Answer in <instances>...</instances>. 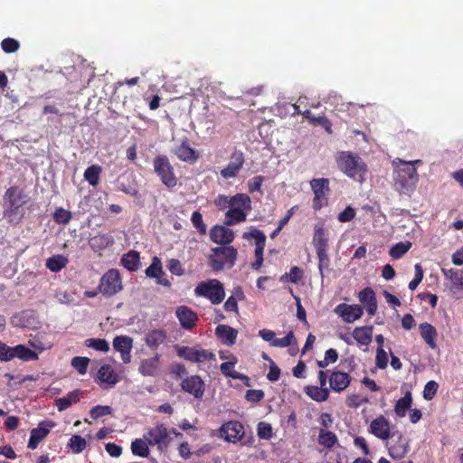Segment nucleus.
Wrapping results in <instances>:
<instances>
[{"mask_svg":"<svg viewBox=\"0 0 463 463\" xmlns=\"http://www.w3.org/2000/svg\"><path fill=\"white\" fill-rule=\"evenodd\" d=\"M245 163V157L241 151L235 150L230 156V162L222 168L220 175L224 179L234 178L242 169Z\"/></svg>","mask_w":463,"mask_h":463,"instance_id":"obj_10","label":"nucleus"},{"mask_svg":"<svg viewBox=\"0 0 463 463\" xmlns=\"http://www.w3.org/2000/svg\"><path fill=\"white\" fill-rule=\"evenodd\" d=\"M335 312L342 317L345 323H353L362 317L364 314L363 308L359 305H348L345 303L339 304Z\"/></svg>","mask_w":463,"mask_h":463,"instance_id":"obj_15","label":"nucleus"},{"mask_svg":"<svg viewBox=\"0 0 463 463\" xmlns=\"http://www.w3.org/2000/svg\"><path fill=\"white\" fill-rule=\"evenodd\" d=\"M439 384L435 381H429L423 390V397L427 401H430L434 398L438 392Z\"/></svg>","mask_w":463,"mask_h":463,"instance_id":"obj_58","label":"nucleus"},{"mask_svg":"<svg viewBox=\"0 0 463 463\" xmlns=\"http://www.w3.org/2000/svg\"><path fill=\"white\" fill-rule=\"evenodd\" d=\"M415 273L412 280L409 282V289H415L423 278V269L420 263L415 264L414 266Z\"/></svg>","mask_w":463,"mask_h":463,"instance_id":"obj_61","label":"nucleus"},{"mask_svg":"<svg viewBox=\"0 0 463 463\" xmlns=\"http://www.w3.org/2000/svg\"><path fill=\"white\" fill-rule=\"evenodd\" d=\"M305 392L307 396L318 402H325L329 397V390L327 388L309 385L305 388Z\"/></svg>","mask_w":463,"mask_h":463,"instance_id":"obj_38","label":"nucleus"},{"mask_svg":"<svg viewBox=\"0 0 463 463\" xmlns=\"http://www.w3.org/2000/svg\"><path fill=\"white\" fill-rule=\"evenodd\" d=\"M420 328V336L422 337V339L425 341V343L431 348V349H435L437 347V344H436V337H437V330L436 328L425 322V323H421L419 326Z\"/></svg>","mask_w":463,"mask_h":463,"instance_id":"obj_29","label":"nucleus"},{"mask_svg":"<svg viewBox=\"0 0 463 463\" xmlns=\"http://www.w3.org/2000/svg\"><path fill=\"white\" fill-rule=\"evenodd\" d=\"M157 368V358L145 359L141 362L139 372L145 376L154 375Z\"/></svg>","mask_w":463,"mask_h":463,"instance_id":"obj_45","label":"nucleus"},{"mask_svg":"<svg viewBox=\"0 0 463 463\" xmlns=\"http://www.w3.org/2000/svg\"><path fill=\"white\" fill-rule=\"evenodd\" d=\"M247 213L242 209L231 208L225 213L224 223L227 226H232L246 220Z\"/></svg>","mask_w":463,"mask_h":463,"instance_id":"obj_35","label":"nucleus"},{"mask_svg":"<svg viewBox=\"0 0 463 463\" xmlns=\"http://www.w3.org/2000/svg\"><path fill=\"white\" fill-rule=\"evenodd\" d=\"M231 359H232L231 361L224 362L220 365V370H221L222 373L225 376H228V377H231V378L236 379V380H242V379L248 380L247 376L233 370L234 365L238 362L237 357L234 355H232Z\"/></svg>","mask_w":463,"mask_h":463,"instance_id":"obj_32","label":"nucleus"},{"mask_svg":"<svg viewBox=\"0 0 463 463\" xmlns=\"http://www.w3.org/2000/svg\"><path fill=\"white\" fill-rule=\"evenodd\" d=\"M194 289H223L222 284L215 279L200 282Z\"/></svg>","mask_w":463,"mask_h":463,"instance_id":"obj_60","label":"nucleus"},{"mask_svg":"<svg viewBox=\"0 0 463 463\" xmlns=\"http://www.w3.org/2000/svg\"><path fill=\"white\" fill-rule=\"evenodd\" d=\"M309 185L314 194L312 199L313 210L317 212L327 206L331 193L330 180L326 177L313 178L310 180Z\"/></svg>","mask_w":463,"mask_h":463,"instance_id":"obj_6","label":"nucleus"},{"mask_svg":"<svg viewBox=\"0 0 463 463\" xmlns=\"http://www.w3.org/2000/svg\"><path fill=\"white\" fill-rule=\"evenodd\" d=\"M210 239L214 243L228 245L234 240V232L227 227L215 225L210 230Z\"/></svg>","mask_w":463,"mask_h":463,"instance_id":"obj_20","label":"nucleus"},{"mask_svg":"<svg viewBox=\"0 0 463 463\" xmlns=\"http://www.w3.org/2000/svg\"><path fill=\"white\" fill-rule=\"evenodd\" d=\"M153 166L155 173L167 188H174L177 184V178L174 167L166 156H157L154 158Z\"/></svg>","mask_w":463,"mask_h":463,"instance_id":"obj_7","label":"nucleus"},{"mask_svg":"<svg viewBox=\"0 0 463 463\" xmlns=\"http://www.w3.org/2000/svg\"><path fill=\"white\" fill-rule=\"evenodd\" d=\"M197 295L208 298L213 304L221 303L225 298V291H195Z\"/></svg>","mask_w":463,"mask_h":463,"instance_id":"obj_54","label":"nucleus"},{"mask_svg":"<svg viewBox=\"0 0 463 463\" xmlns=\"http://www.w3.org/2000/svg\"><path fill=\"white\" fill-rule=\"evenodd\" d=\"M215 335L225 345L231 346L235 344L238 331L227 325H219L215 328Z\"/></svg>","mask_w":463,"mask_h":463,"instance_id":"obj_25","label":"nucleus"},{"mask_svg":"<svg viewBox=\"0 0 463 463\" xmlns=\"http://www.w3.org/2000/svg\"><path fill=\"white\" fill-rule=\"evenodd\" d=\"M373 330L372 326H358L354 329L352 335L360 345L367 346L372 342Z\"/></svg>","mask_w":463,"mask_h":463,"instance_id":"obj_28","label":"nucleus"},{"mask_svg":"<svg viewBox=\"0 0 463 463\" xmlns=\"http://www.w3.org/2000/svg\"><path fill=\"white\" fill-rule=\"evenodd\" d=\"M318 442L325 448L331 449L337 442V437L334 432L321 429L318 435Z\"/></svg>","mask_w":463,"mask_h":463,"instance_id":"obj_44","label":"nucleus"},{"mask_svg":"<svg viewBox=\"0 0 463 463\" xmlns=\"http://www.w3.org/2000/svg\"><path fill=\"white\" fill-rule=\"evenodd\" d=\"M97 381L99 383L114 386L118 382V375L109 364H103L97 373Z\"/></svg>","mask_w":463,"mask_h":463,"instance_id":"obj_24","label":"nucleus"},{"mask_svg":"<svg viewBox=\"0 0 463 463\" xmlns=\"http://www.w3.org/2000/svg\"><path fill=\"white\" fill-rule=\"evenodd\" d=\"M369 399L366 397H360L359 394L348 395L345 401L346 406L353 409L359 408L362 404L368 403Z\"/></svg>","mask_w":463,"mask_h":463,"instance_id":"obj_55","label":"nucleus"},{"mask_svg":"<svg viewBox=\"0 0 463 463\" xmlns=\"http://www.w3.org/2000/svg\"><path fill=\"white\" fill-rule=\"evenodd\" d=\"M369 432L382 440L395 437V434L391 435L390 421L383 415H379L371 421Z\"/></svg>","mask_w":463,"mask_h":463,"instance_id":"obj_12","label":"nucleus"},{"mask_svg":"<svg viewBox=\"0 0 463 463\" xmlns=\"http://www.w3.org/2000/svg\"><path fill=\"white\" fill-rule=\"evenodd\" d=\"M335 161L339 170L353 179H363L368 170L364 161L351 151L338 152Z\"/></svg>","mask_w":463,"mask_h":463,"instance_id":"obj_2","label":"nucleus"},{"mask_svg":"<svg viewBox=\"0 0 463 463\" xmlns=\"http://www.w3.org/2000/svg\"><path fill=\"white\" fill-rule=\"evenodd\" d=\"M375 364L380 369H385L388 365V354L383 347H377Z\"/></svg>","mask_w":463,"mask_h":463,"instance_id":"obj_59","label":"nucleus"},{"mask_svg":"<svg viewBox=\"0 0 463 463\" xmlns=\"http://www.w3.org/2000/svg\"><path fill=\"white\" fill-rule=\"evenodd\" d=\"M148 446V441L145 438L136 439L131 442V451L135 456L146 458L150 452Z\"/></svg>","mask_w":463,"mask_h":463,"instance_id":"obj_39","label":"nucleus"},{"mask_svg":"<svg viewBox=\"0 0 463 463\" xmlns=\"http://www.w3.org/2000/svg\"><path fill=\"white\" fill-rule=\"evenodd\" d=\"M388 450L393 459L402 458L410 450L409 439L401 433H398L397 439L390 444Z\"/></svg>","mask_w":463,"mask_h":463,"instance_id":"obj_21","label":"nucleus"},{"mask_svg":"<svg viewBox=\"0 0 463 463\" xmlns=\"http://www.w3.org/2000/svg\"><path fill=\"white\" fill-rule=\"evenodd\" d=\"M257 430L260 439H269L272 437V428L269 423L260 422Z\"/></svg>","mask_w":463,"mask_h":463,"instance_id":"obj_64","label":"nucleus"},{"mask_svg":"<svg viewBox=\"0 0 463 463\" xmlns=\"http://www.w3.org/2000/svg\"><path fill=\"white\" fill-rule=\"evenodd\" d=\"M71 218V213L61 207L57 208L53 213V221L58 224H68Z\"/></svg>","mask_w":463,"mask_h":463,"instance_id":"obj_50","label":"nucleus"},{"mask_svg":"<svg viewBox=\"0 0 463 463\" xmlns=\"http://www.w3.org/2000/svg\"><path fill=\"white\" fill-rule=\"evenodd\" d=\"M20 47V43L14 38H5L1 43V48L5 53H13Z\"/></svg>","mask_w":463,"mask_h":463,"instance_id":"obj_56","label":"nucleus"},{"mask_svg":"<svg viewBox=\"0 0 463 463\" xmlns=\"http://www.w3.org/2000/svg\"><path fill=\"white\" fill-rule=\"evenodd\" d=\"M181 326L185 330H192L198 321V316L191 308L186 306H180L175 310Z\"/></svg>","mask_w":463,"mask_h":463,"instance_id":"obj_17","label":"nucleus"},{"mask_svg":"<svg viewBox=\"0 0 463 463\" xmlns=\"http://www.w3.org/2000/svg\"><path fill=\"white\" fill-rule=\"evenodd\" d=\"M412 403V396L411 392H406L404 396L399 399L394 405L396 415L402 418L406 415L408 410L411 409Z\"/></svg>","mask_w":463,"mask_h":463,"instance_id":"obj_36","label":"nucleus"},{"mask_svg":"<svg viewBox=\"0 0 463 463\" xmlns=\"http://www.w3.org/2000/svg\"><path fill=\"white\" fill-rule=\"evenodd\" d=\"M113 347L121 354V359L125 364H128L131 359V350L133 347V339L128 335H117L113 339Z\"/></svg>","mask_w":463,"mask_h":463,"instance_id":"obj_18","label":"nucleus"},{"mask_svg":"<svg viewBox=\"0 0 463 463\" xmlns=\"http://www.w3.org/2000/svg\"><path fill=\"white\" fill-rule=\"evenodd\" d=\"M25 197V194L18 186H11L5 191L4 199L7 207L4 213L11 222L18 223L22 220L24 216L23 206L26 203Z\"/></svg>","mask_w":463,"mask_h":463,"instance_id":"obj_3","label":"nucleus"},{"mask_svg":"<svg viewBox=\"0 0 463 463\" xmlns=\"http://www.w3.org/2000/svg\"><path fill=\"white\" fill-rule=\"evenodd\" d=\"M89 364L88 357L75 356L71 360V366L81 375L87 373Z\"/></svg>","mask_w":463,"mask_h":463,"instance_id":"obj_51","label":"nucleus"},{"mask_svg":"<svg viewBox=\"0 0 463 463\" xmlns=\"http://www.w3.org/2000/svg\"><path fill=\"white\" fill-rule=\"evenodd\" d=\"M14 359L13 347L0 341V361L9 362Z\"/></svg>","mask_w":463,"mask_h":463,"instance_id":"obj_62","label":"nucleus"},{"mask_svg":"<svg viewBox=\"0 0 463 463\" xmlns=\"http://www.w3.org/2000/svg\"><path fill=\"white\" fill-rule=\"evenodd\" d=\"M112 238L107 234H99L90 240V246L94 250L106 249L112 243Z\"/></svg>","mask_w":463,"mask_h":463,"instance_id":"obj_41","label":"nucleus"},{"mask_svg":"<svg viewBox=\"0 0 463 463\" xmlns=\"http://www.w3.org/2000/svg\"><path fill=\"white\" fill-rule=\"evenodd\" d=\"M54 423L50 420L42 421L37 428L31 430L28 448L34 449L39 443L49 434L50 429L54 427Z\"/></svg>","mask_w":463,"mask_h":463,"instance_id":"obj_16","label":"nucleus"},{"mask_svg":"<svg viewBox=\"0 0 463 463\" xmlns=\"http://www.w3.org/2000/svg\"><path fill=\"white\" fill-rule=\"evenodd\" d=\"M71 451L75 454L82 452L86 447L87 442L84 438L80 435H72L68 444Z\"/></svg>","mask_w":463,"mask_h":463,"instance_id":"obj_49","label":"nucleus"},{"mask_svg":"<svg viewBox=\"0 0 463 463\" xmlns=\"http://www.w3.org/2000/svg\"><path fill=\"white\" fill-rule=\"evenodd\" d=\"M14 358L17 357L24 362L36 361L39 356L36 352L31 350L24 345H17L13 347Z\"/></svg>","mask_w":463,"mask_h":463,"instance_id":"obj_34","label":"nucleus"},{"mask_svg":"<svg viewBox=\"0 0 463 463\" xmlns=\"http://www.w3.org/2000/svg\"><path fill=\"white\" fill-rule=\"evenodd\" d=\"M358 298L368 315L370 317L374 316L377 311V301L374 291H359Z\"/></svg>","mask_w":463,"mask_h":463,"instance_id":"obj_27","label":"nucleus"},{"mask_svg":"<svg viewBox=\"0 0 463 463\" xmlns=\"http://www.w3.org/2000/svg\"><path fill=\"white\" fill-rule=\"evenodd\" d=\"M11 324L16 327L36 329L40 326L37 314L34 310L28 309L15 314L11 318Z\"/></svg>","mask_w":463,"mask_h":463,"instance_id":"obj_11","label":"nucleus"},{"mask_svg":"<svg viewBox=\"0 0 463 463\" xmlns=\"http://www.w3.org/2000/svg\"><path fill=\"white\" fill-rule=\"evenodd\" d=\"M120 263L129 271L137 270L140 265L139 252L134 250H129L122 256Z\"/></svg>","mask_w":463,"mask_h":463,"instance_id":"obj_31","label":"nucleus"},{"mask_svg":"<svg viewBox=\"0 0 463 463\" xmlns=\"http://www.w3.org/2000/svg\"><path fill=\"white\" fill-rule=\"evenodd\" d=\"M144 438L150 446H156L160 451L167 449L172 440L169 431L164 424H156L149 429Z\"/></svg>","mask_w":463,"mask_h":463,"instance_id":"obj_8","label":"nucleus"},{"mask_svg":"<svg viewBox=\"0 0 463 463\" xmlns=\"http://www.w3.org/2000/svg\"><path fill=\"white\" fill-rule=\"evenodd\" d=\"M230 207L235 209H242V211H250L251 210V200L250 196L246 194H236L235 195L230 197Z\"/></svg>","mask_w":463,"mask_h":463,"instance_id":"obj_33","label":"nucleus"},{"mask_svg":"<svg viewBox=\"0 0 463 463\" xmlns=\"http://www.w3.org/2000/svg\"><path fill=\"white\" fill-rule=\"evenodd\" d=\"M220 435L225 440L235 443L243 437L244 427L240 421L231 420L222 424L220 429Z\"/></svg>","mask_w":463,"mask_h":463,"instance_id":"obj_13","label":"nucleus"},{"mask_svg":"<svg viewBox=\"0 0 463 463\" xmlns=\"http://www.w3.org/2000/svg\"><path fill=\"white\" fill-rule=\"evenodd\" d=\"M303 269L299 267L294 266L290 269L288 273H285L280 277L282 282L298 283L303 278Z\"/></svg>","mask_w":463,"mask_h":463,"instance_id":"obj_46","label":"nucleus"},{"mask_svg":"<svg viewBox=\"0 0 463 463\" xmlns=\"http://www.w3.org/2000/svg\"><path fill=\"white\" fill-rule=\"evenodd\" d=\"M237 250L233 246H222L212 249L209 255L210 266L213 270L219 271L225 267L231 269L237 259Z\"/></svg>","mask_w":463,"mask_h":463,"instance_id":"obj_4","label":"nucleus"},{"mask_svg":"<svg viewBox=\"0 0 463 463\" xmlns=\"http://www.w3.org/2000/svg\"><path fill=\"white\" fill-rule=\"evenodd\" d=\"M175 154L180 160L184 162H194L198 158L196 151L190 146L187 138L184 139L175 149Z\"/></svg>","mask_w":463,"mask_h":463,"instance_id":"obj_26","label":"nucleus"},{"mask_svg":"<svg viewBox=\"0 0 463 463\" xmlns=\"http://www.w3.org/2000/svg\"><path fill=\"white\" fill-rule=\"evenodd\" d=\"M121 289V277L117 269H109L101 278V284L98 289Z\"/></svg>","mask_w":463,"mask_h":463,"instance_id":"obj_23","label":"nucleus"},{"mask_svg":"<svg viewBox=\"0 0 463 463\" xmlns=\"http://www.w3.org/2000/svg\"><path fill=\"white\" fill-rule=\"evenodd\" d=\"M101 170V166L92 165L85 170L83 176L90 185L96 186L99 182Z\"/></svg>","mask_w":463,"mask_h":463,"instance_id":"obj_42","label":"nucleus"},{"mask_svg":"<svg viewBox=\"0 0 463 463\" xmlns=\"http://www.w3.org/2000/svg\"><path fill=\"white\" fill-rule=\"evenodd\" d=\"M312 244L318 258L319 269H328L330 259L328 255L329 239L326 229L323 226H315L312 238Z\"/></svg>","mask_w":463,"mask_h":463,"instance_id":"obj_5","label":"nucleus"},{"mask_svg":"<svg viewBox=\"0 0 463 463\" xmlns=\"http://www.w3.org/2000/svg\"><path fill=\"white\" fill-rule=\"evenodd\" d=\"M180 385L184 392L193 395L195 399H201L204 394L205 384L199 375L185 377Z\"/></svg>","mask_w":463,"mask_h":463,"instance_id":"obj_14","label":"nucleus"},{"mask_svg":"<svg viewBox=\"0 0 463 463\" xmlns=\"http://www.w3.org/2000/svg\"><path fill=\"white\" fill-rule=\"evenodd\" d=\"M264 182L262 175H256L248 181V190L250 193L260 192Z\"/></svg>","mask_w":463,"mask_h":463,"instance_id":"obj_63","label":"nucleus"},{"mask_svg":"<svg viewBox=\"0 0 463 463\" xmlns=\"http://www.w3.org/2000/svg\"><path fill=\"white\" fill-rule=\"evenodd\" d=\"M166 332L162 329L149 331L145 336L146 345L151 349H156L166 339Z\"/></svg>","mask_w":463,"mask_h":463,"instance_id":"obj_30","label":"nucleus"},{"mask_svg":"<svg viewBox=\"0 0 463 463\" xmlns=\"http://www.w3.org/2000/svg\"><path fill=\"white\" fill-rule=\"evenodd\" d=\"M244 239H254L256 247H265L266 235L265 233L256 228H252L249 232L243 234Z\"/></svg>","mask_w":463,"mask_h":463,"instance_id":"obj_48","label":"nucleus"},{"mask_svg":"<svg viewBox=\"0 0 463 463\" xmlns=\"http://www.w3.org/2000/svg\"><path fill=\"white\" fill-rule=\"evenodd\" d=\"M80 401V391L74 390L68 393L67 396L59 398L55 401V405L59 411H65L72 403H76Z\"/></svg>","mask_w":463,"mask_h":463,"instance_id":"obj_37","label":"nucleus"},{"mask_svg":"<svg viewBox=\"0 0 463 463\" xmlns=\"http://www.w3.org/2000/svg\"><path fill=\"white\" fill-rule=\"evenodd\" d=\"M85 345L97 351L107 353L109 350V345L107 340L101 338H88L85 340Z\"/></svg>","mask_w":463,"mask_h":463,"instance_id":"obj_47","label":"nucleus"},{"mask_svg":"<svg viewBox=\"0 0 463 463\" xmlns=\"http://www.w3.org/2000/svg\"><path fill=\"white\" fill-rule=\"evenodd\" d=\"M68 262L69 260L65 256L57 254L47 259L45 265L51 271L58 272L61 270Z\"/></svg>","mask_w":463,"mask_h":463,"instance_id":"obj_40","label":"nucleus"},{"mask_svg":"<svg viewBox=\"0 0 463 463\" xmlns=\"http://www.w3.org/2000/svg\"><path fill=\"white\" fill-rule=\"evenodd\" d=\"M112 411L113 410L110 406L96 405L90 410V416L92 420H98L99 418H101L103 416L112 414Z\"/></svg>","mask_w":463,"mask_h":463,"instance_id":"obj_52","label":"nucleus"},{"mask_svg":"<svg viewBox=\"0 0 463 463\" xmlns=\"http://www.w3.org/2000/svg\"><path fill=\"white\" fill-rule=\"evenodd\" d=\"M191 222L200 234L204 235L206 233V225L200 212L195 211L192 213Z\"/></svg>","mask_w":463,"mask_h":463,"instance_id":"obj_53","label":"nucleus"},{"mask_svg":"<svg viewBox=\"0 0 463 463\" xmlns=\"http://www.w3.org/2000/svg\"><path fill=\"white\" fill-rule=\"evenodd\" d=\"M312 126H321L328 134H332V123L326 116L314 117L311 119Z\"/></svg>","mask_w":463,"mask_h":463,"instance_id":"obj_57","label":"nucleus"},{"mask_svg":"<svg viewBox=\"0 0 463 463\" xmlns=\"http://www.w3.org/2000/svg\"><path fill=\"white\" fill-rule=\"evenodd\" d=\"M351 380L349 373L335 369L329 376L330 388L335 392H341L349 386Z\"/></svg>","mask_w":463,"mask_h":463,"instance_id":"obj_19","label":"nucleus"},{"mask_svg":"<svg viewBox=\"0 0 463 463\" xmlns=\"http://www.w3.org/2000/svg\"><path fill=\"white\" fill-rule=\"evenodd\" d=\"M176 353L179 357L194 363H202L214 359V354L205 349H196L189 346H177Z\"/></svg>","mask_w":463,"mask_h":463,"instance_id":"obj_9","label":"nucleus"},{"mask_svg":"<svg viewBox=\"0 0 463 463\" xmlns=\"http://www.w3.org/2000/svg\"><path fill=\"white\" fill-rule=\"evenodd\" d=\"M146 275L156 279V282L164 287L170 286V282L163 271L161 260L156 256L152 259L150 266L146 269Z\"/></svg>","mask_w":463,"mask_h":463,"instance_id":"obj_22","label":"nucleus"},{"mask_svg":"<svg viewBox=\"0 0 463 463\" xmlns=\"http://www.w3.org/2000/svg\"><path fill=\"white\" fill-rule=\"evenodd\" d=\"M400 165L397 166L394 175V186L396 191L402 194H411L416 188L419 181V175L415 167L420 164V160L404 161L399 159Z\"/></svg>","mask_w":463,"mask_h":463,"instance_id":"obj_1","label":"nucleus"},{"mask_svg":"<svg viewBox=\"0 0 463 463\" xmlns=\"http://www.w3.org/2000/svg\"><path fill=\"white\" fill-rule=\"evenodd\" d=\"M411 248V242L409 241H401L394 244L389 250L390 256L393 260L402 258Z\"/></svg>","mask_w":463,"mask_h":463,"instance_id":"obj_43","label":"nucleus"}]
</instances>
